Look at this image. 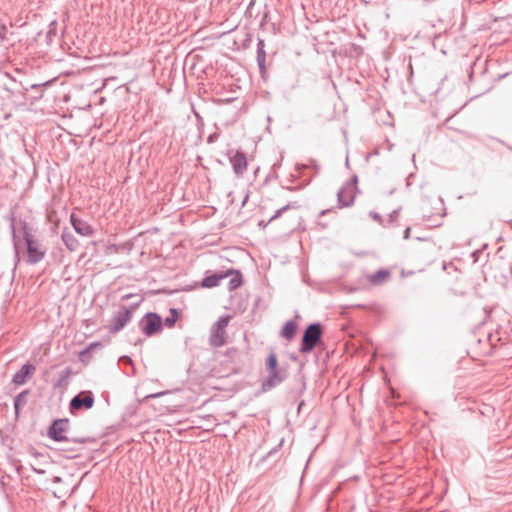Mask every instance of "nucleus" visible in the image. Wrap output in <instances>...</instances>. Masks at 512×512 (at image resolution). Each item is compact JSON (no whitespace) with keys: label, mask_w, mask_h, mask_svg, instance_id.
<instances>
[{"label":"nucleus","mask_w":512,"mask_h":512,"mask_svg":"<svg viewBox=\"0 0 512 512\" xmlns=\"http://www.w3.org/2000/svg\"><path fill=\"white\" fill-rule=\"evenodd\" d=\"M297 330L296 322L290 320L287 321L282 329L281 335L286 339H291L294 337Z\"/></svg>","instance_id":"20"},{"label":"nucleus","mask_w":512,"mask_h":512,"mask_svg":"<svg viewBox=\"0 0 512 512\" xmlns=\"http://www.w3.org/2000/svg\"><path fill=\"white\" fill-rule=\"evenodd\" d=\"M267 370H273L278 367L277 356L274 352L270 353L266 361Z\"/></svg>","instance_id":"21"},{"label":"nucleus","mask_w":512,"mask_h":512,"mask_svg":"<svg viewBox=\"0 0 512 512\" xmlns=\"http://www.w3.org/2000/svg\"><path fill=\"white\" fill-rule=\"evenodd\" d=\"M354 187L350 183L344 184L337 193L338 204L341 208L348 207L354 202Z\"/></svg>","instance_id":"8"},{"label":"nucleus","mask_w":512,"mask_h":512,"mask_svg":"<svg viewBox=\"0 0 512 512\" xmlns=\"http://www.w3.org/2000/svg\"><path fill=\"white\" fill-rule=\"evenodd\" d=\"M167 392H159V393H154V394H150V395H147L146 398L149 399V398H157V397H160L164 394H166Z\"/></svg>","instance_id":"24"},{"label":"nucleus","mask_w":512,"mask_h":512,"mask_svg":"<svg viewBox=\"0 0 512 512\" xmlns=\"http://www.w3.org/2000/svg\"><path fill=\"white\" fill-rule=\"evenodd\" d=\"M225 273H229L228 277H230V280L228 283V289L230 291L236 290L237 288H239L242 285V283H243L242 275L239 271H234L231 269V270L226 271Z\"/></svg>","instance_id":"16"},{"label":"nucleus","mask_w":512,"mask_h":512,"mask_svg":"<svg viewBox=\"0 0 512 512\" xmlns=\"http://www.w3.org/2000/svg\"><path fill=\"white\" fill-rule=\"evenodd\" d=\"M61 239L64 243V245L66 246V248L71 251V252H74L76 251L78 248H79V241L77 240V238L71 233L69 232L68 230L64 229L62 231V234H61Z\"/></svg>","instance_id":"13"},{"label":"nucleus","mask_w":512,"mask_h":512,"mask_svg":"<svg viewBox=\"0 0 512 512\" xmlns=\"http://www.w3.org/2000/svg\"><path fill=\"white\" fill-rule=\"evenodd\" d=\"M268 372H269L268 377L263 382L264 389H271V388L279 385L286 378L285 371L279 369L278 367L273 370H268Z\"/></svg>","instance_id":"11"},{"label":"nucleus","mask_w":512,"mask_h":512,"mask_svg":"<svg viewBox=\"0 0 512 512\" xmlns=\"http://www.w3.org/2000/svg\"><path fill=\"white\" fill-rule=\"evenodd\" d=\"M391 274L388 270H378L370 275H368V280L373 285H381L386 282L390 278Z\"/></svg>","instance_id":"15"},{"label":"nucleus","mask_w":512,"mask_h":512,"mask_svg":"<svg viewBox=\"0 0 512 512\" xmlns=\"http://www.w3.org/2000/svg\"><path fill=\"white\" fill-rule=\"evenodd\" d=\"M162 327L161 317L156 313H148L141 322L142 332L146 336H152L159 332Z\"/></svg>","instance_id":"6"},{"label":"nucleus","mask_w":512,"mask_h":512,"mask_svg":"<svg viewBox=\"0 0 512 512\" xmlns=\"http://www.w3.org/2000/svg\"><path fill=\"white\" fill-rule=\"evenodd\" d=\"M372 216H373V218H374V219H379V215H378V214H376V213H375V214H372Z\"/></svg>","instance_id":"26"},{"label":"nucleus","mask_w":512,"mask_h":512,"mask_svg":"<svg viewBox=\"0 0 512 512\" xmlns=\"http://www.w3.org/2000/svg\"><path fill=\"white\" fill-rule=\"evenodd\" d=\"M12 229L14 230V226L12 225ZM13 243H14V249H15V254H16V257H18V248H19V244H18V240H17V237L15 235V232L13 231Z\"/></svg>","instance_id":"23"},{"label":"nucleus","mask_w":512,"mask_h":512,"mask_svg":"<svg viewBox=\"0 0 512 512\" xmlns=\"http://www.w3.org/2000/svg\"><path fill=\"white\" fill-rule=\"evenodd\" d=\"M229 275V273H224V272H221V273H216V274H213V275H209V276H206L203 280H202V287H205V288H213V287H216L219 285L220 281L222 279H225L227 278Z\"/></svg>","instance_id":"14"},{"label":"nucleus","mask_w":512,"mask_h":512,"mask_svg":"<svg viewBox=\"0 0 512 512\" xmlns=\"http://www.w3.org/2000/svg\"><path fill=\"white\" fill-rule=\"evenodd\" d=\"M229 321V316H222L212 325L209 335L210 346L219 348L226 344V327Z\"/></svg>","instance_id":"2"},{"label":"nucleus","mask_w":512,"mask_h":512,"mask_svg":"<svg viewBox=\"0 0 512 512\" xmlns=\"http://www.w3.org/2000/svg\"><path fill=\"white\" fill-rule=\"evenodd\" d=\"M230 163L234 173L238 177L243 176L248 167L246 155L242 151H236L235 154L230 157Z\"/></svg>","instance_id":"9"},{"label":"nucleus","mask_w":512,"mask_h":512,"mask_svg":"<svg viewBox=\"0 0 512 512\" xmlns=\"http://www.w3.org/2000/svg\"><path fill=\"white\" fill-rule=\"evenodd\" d=\"M70 222L77 234L86 237L92 236L94 234L93 227L88 222L77 218L75 214H71Z\"/></svg>","instance_id":"10"},{"label":"nucleus","mask_w":512,"mask_h":512,"mask_svg":"<svg viewBox=\"0 0 512 512\" xmlns=\"http://www.w3.org/2000/svg\"><path fill=\"white\" fill-rule=\"evenodd\" d=\"M410 232H411V229L409 227L405 229V231H404L405 239H408L410 237Z\"/></svg>","instance_id":"25"},{"label":"nucleus","mask_w":512,"mask_h":512,"mask_svg":"<svg viewBox=\"0 0 512 512\" xmlns=\"http://www.w3.org/2000/svg\"><path fill=\"white\" fill-rule=\"evenodd\" d=\"M94 405V397L92 392L85 391L74 396L69 404V409L71 413H75V411L84 409H91Z\"/></svg>","instance_id":"5"},{"label":"nucleus","mask_w":512,"mask_h":512,"mask_svg":"<svg viewBox=\"0 0 512 512\" xmlns=\"http://www.w3.org/2000/svg\"><path fill=\"white\" fill-rule=\"evenodd\" d=\"M322 326L320 323H312L304 331L300 347L301 353H310L322 336Z\"/></svg>","instance_id":"3"},{"label":"nucleus","mask_w":512,"mask_h":512,"mask_svg":"<svg viewBox=\"0 0 512 512\" xmlns=\"http://www.w3.org/2000/svg\"><path fill=\"white\" fill-rule=\"evenodd\" d=\"M99 345L98 343H91L90 347H94V346H97Z\"/></svg>","instance_id":"27"},{"label":"nucleus","mask_w":512,"mask_h":512,"mask_svg":"<svg viewBox=\"0 0 512 512\" xmlns=\"http://www.w3.org/2000/svg\"><path fill=\"white\" fill-rule=\"evenodd\" d=\"M29 390H24L14 398V410L16 416L19 415L20 409L27 404Z\"/></svg>","instance_id":"18"},{"label":"nucleus","mask_w":512,"mask_h":512,"mask_svg":"<svg viewBox=\"0 0 512 512\" xmlns=\"http://www.w3.org/2000/svg\"><path fill=\"white\" fill-rule=\"evenodd\" d=\"M171 312L173 313V316L172 317H167L165 319V325L167 327H172L175 324V322H176V315H177L176 310L175 309H171Z\"/></svg>","instance_id":"22"},{"label":"nucleus","mask_w":512,"mask_h":512,"mask_svg":"<svg viewBox=\"0 0 512 512\" xmlns=\"http://www.w3.org/2000/svg\"><path fill=\"white\" fill-rule=\"evenodd\" d=\"M300 208V205L298 202H290L287 205L283 206L282 208L278 209L274 215L269 219L267 223H263L262 221L259 223V225H263V227H266L269 223L274 221L275 219L279 218L285 211L291 210V209H298Z\"/></svg>","instance_id":"17"},{"label":"nucleus","mask_w":512,"mask_h":512,"mask_svg":"<svg viewBox=\"0 0 512 512\" xmlns=\"http://www.w3.org/2000/svg\"><path fill=\"white\" fill-rule=\"evenodd\" d=\"M69 428V420L68 419H57L55 420L48 430L49 438L54 441L61 442L67 440L65 433Z\"/></svg>","instance_id":"7"},{"label":"nucleus","mask_w":512,"mask_h":512,"mask_svg":"<svg viewBox=\"0 0 512 512\" xmlns=\"http://www.w3.org/2000/svg\"><path fill=\"white\" fill-rule=\"evenodd\" d=\"M36 368L34 365L32 364H24L20 370H18L14 375H13V378H12V382L16 385H23L26 383L27 379L29 377H31L34 372H35Z\"/></svg>","instance_id":"12"},{"label":"nucleus","mask_w":512,"mask_h":512,"mask_svg":"<svg viewBox=\"0 0 512 512\" xmlns=\"http://www.w3.org/2000/svg\"><path fill=\"white\" fill-rule=\"evenodd\" d=\"M132 318V312L125 306H123L111 319L109 324V332L117 333L122 330Z\"/></svg>","instance_id":"4"},{"label":"nucleus","mask_w":512,"mask_h":512,"mask_svg":"<svg viewBox=\"0 0 512 512\" xmlns=\"http://www.w3.org/2000/svg\"><path fill=\"white\" fill-rule=\"evenodd\" d=\"M22 230L27 248V263L31 265L36 264L44 258L46 250L36 239H34L33 235L29 232L26 223L22 224Z\"/></svg>","instance_id":"1"},{"label":"nucleus","mask_w":512,"mask_h":512,"mask_svg":"<svg viewBox=\"0 0 512 512\" xmlns=\"http://www.w3.org/2000/svg\"><path fill=\"white\" fill-rule=\"evenodd\" d=\"M265 43L263 39H258L257 42V62L258 66L261 70L265 68L266 62V52H265Z\"/></svg>","instance_id":"19"}]
</instances>
